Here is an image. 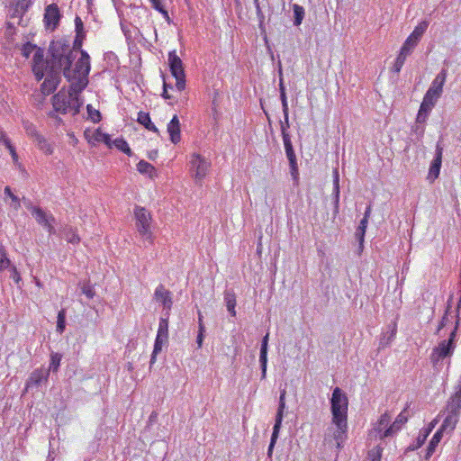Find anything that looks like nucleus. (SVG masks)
<instances>
[{"mask_svg": "<svg viewBox=\"0 0 461 461\" xmlns=\"http://www.w3.org/2000/svg\"><path fill=\"white\" fill-rule=\"evenodd\" d=\"M80 54L81 56L74 67H72V63L77 58L76 51L68 50L62 53L59 59V66L63 69V75L70 82L71 86L68 92H59L53 96V107L56 112L76 115L83 105V101L79 99L78 94L88 84L90 57L85 50H81Z\"/></svg>", "mask_w": 461, "mask_h": 461, "instance_id": "obj_1", "label": "nucleus"}, {"mask_svg": "<svg viewBox=\"0 0 461 461\" xmlns=\"http://www.w3.org/2000/svg\"><path fill=\"white\" fill-rule=\"evenodd\" d=\"M447 76V70L442 69L431 82L429 89L427 90L423 97L422 103L418 113L417 120L419 122L424 120L427 117L428 113H430L438 100L440 98L443 93V86L445 85Z\"/></svg>", "mask_w": 461, "mask_h": 461, "instance_id": "obj_2", "label": "nucleus"}, {"mask_svg": "<svg viewBox=\"0 0 461 461\" xmlns=\"http://www.w3.org/2000/svg\"><path fill=\"white\" fill-rule=\"evenodd\" d=\"M135 226L138 233L144 241L152 244L154 236L152 232V216L144 207L136 206L134 208Z\"/></svg>", "mask_w": 461, "mask_h": 461, "instance_id": "obj_3", "label": "nucleus"}, {"mask_svg": "<svg viewBox=\"0 0 461 461\" xmlns=\"http://www.w3.org/2000/svg\"><path fill=\"white\" fill-rule=\"evenodd\" d=\"M332 420H348V401L347 395L339 387L333 390L330 399Z\"/></svg>", "mask_w": 461, "mask_h": 461, "instance_id": "obj_4", "label": "nucleus"}, {"mask_svg": "<svg viewBox=\"0 0 461 461\" xmlns=\"http://www.w3.org/2000/svg\"><path fill=\"white\" fill-rule=\"evenodd\" d=\"M348 420H332L331 425L327 429L325 438L326 442L334 440L338 448L342 447V444L347 438Z\"/></svg>", "mask_w": 461, "mask_h": 461, "instance_id": "obj_5", "label": "nucleus"}, {"mask_svg": "<svg viewBox=\"0 0 461 461\" xmlns=\"http://www.w3.org/2000/svg\"><path fill=\"white\" fill-rule=\"evenodd\" d=\"M456 328L457 321H456L455 329L450 333L449 339L447 340H442L438 346L433 349L430 359L435 366L438 365L444 358L452 355L455 348L454 338L456 336Z\"/></svg>", "mask_w": 461, "mask_h": 461, "instance_id": "obj_6", "label": "nucleus"}, {"mask_svg": "<svg viewBox=\"0 0 461 461\" xmlns=\"http://www.w3.org/2000/svg\"><path fill=\"white\" fill-rule=\"evenodd\" d=\"M168 65L172 76L176 79V88L183 91L185 87V74L181 59L176 55V50L168 53Z\"/></svg>", "mask_w": 461, "mask_h": 461, "instance_id": "obj_7", "label": "nucleus"}, {"mask_svg": "<svg viewBox=\"0 0 461 461\" xmlns=\"http://www.w3.org/2000/svg\"><path fill=\"white\" fill-rule=\"evenodd\" d=\"M26 206L31 211L36 221L46 229L50 235L56 234L54 228L55 218L51 213L44 212L40 207L33 206L31 203H28Z\"/></svg>", "mask_w": 461, "mask_h": 461, "instance_id": "obj_8", "label": "nucleus"}, {"mask_svg": "<svg viewBox=\"0 0 461 461\" xmlns=\"http://www.w3.org/2000/svg\"><path fill=\"white\" fill-rule=\"evenodd\" d=\"M391 425V417L388 413H384L381 415L380 419L374 425L373 429L370 431V437L375 438H379L380 440L393 437L394 432H386L389 431V427Z\"/></svg>", "mask_w": 461, "mask_h": 461, "instance_id": "obj_9", "label": "nucleus"}, {"mask_svg": "<svg viewBox=\"0 0 461 461\" xmlns=\"http://www.w3.org/2000/svg\"><path fill=\"white\" fill-rule=\"evenodd\" d=\"M282 137H283L284 146H285V154L289 160V165L291 167V174H292L293 177L295 179L298 176L296 156H295L294 150L293 149L290 135L288 134V132L285 131V128L284 127V124L282 125Z\"/></svg>", "mask_w": 461, "mask_h": 461, "instance_id": "obj_10", "label": "nucleus"}, {"mask_svg": "<svg viewBox=\"0 0 461 461\" xmlns=\"http://www.w3.org/2000/svg\"><path fill=\"white\" fill-rule=\"evenodd\" d=\"M192 169L194 170V176L196 182H201L206 176L211 163L205 158H202L199 154H194L191 160Z\"/></svg>", "mask_w": 461, "mask_h": 461, "instance_id": "obj_11", "label": "nucleus"}, {"mask_svg": "<svg viewBox=\"0 0 461 461\" xmlns=\"http://www.w3.org/2000/svg\"><path fill=\"white\" fill-rule=\"evenodd\" d=\"M443 147L438 141L436 145L435 157L430 163L427 179L433 183L439 176L442 163Z\"/></svg>", "mask_w": 461, "mask_h": 461, "instance_id": "obj_12", "label": "nucleus"}, {"mask_svg": "<svg viewBox=\"0 0 461 461\" xmlns=\"http://www.w3.org/2000/svg\"><path fill=\"white\" fill-rule=\"evenodd\" d=\"M461 411V377L458 380V384L456 388L455 393L448 400L445 414L452 415L459 419Z\"/></svg>", "mask_w": 461, "mask_h": 461, "instance_id": "obj_13", "label": "nucleus"}, {"mask_svg": "<svg viewBox=\"0 0 461 461\" xmlns=\"http://www.w3.org/2000/svg\"><path fill=\"white\" fill-rule=\"evenodd\" d=\"M60 13L59 7L55 4L48 5L45 9L44 22L46 27L54 30L59 22Z\"/></svg>", "mask_w": 461, "mask_h": 461, "instance_id": "obj_14", "label": "nucleus"}, {"mask_svg": "<svg viewBox=\"0 0 461 461\" xmlns=\"http://www.w3.org/2000/svg\"><path fill=\"white\" fill-rule=\"evenodd\" d=\"M154 299L163 305L165 312H167L169 313L173 304V300L172 294L168 290L161 285H158L155 290Z\"/></svg>", "mask_w": 461, "mask_h": 461, "instance_id": "obj_15", "label": "nucleus"}, {"mask_svg": "<svg viewBox=\"0 0 461 461\" xmlns=\"http://www.w3.org/2000/svg\"><path fill=\"white\" fill-rule=\"evenodd\" d=\"M46 68L47 65L44 60L43 50H37L36 53L32 55V71L38 81L41 80L45 76Z\"/></svg>", "mask_w": 461, "mask_h": 461, "instance_id": "obj_16", "label": "nucleus"}, {"mask_svg": "<svg viewBox=\"0 0 461 461\" xmlns=\"http://www.w3.org/2000/svg\"><path fill=\"white\" fill-rule=\"evenodd\" d=\"M86 139L91 145H96L97 143L104 142L109 148L112 147L111 138L107 133L103 132L102 131L95 130L94 131H86L85 132Z\"/></svg>", "mask_w": 461, "mask_h": 461, "instance_id": "obj_17", "label": "nucleus"}, {"mask_svg": "<svg viewBox=\"0 0 461 461\" xmlns=\"http://www.w3.org/2000/svg\"><path fill=\"white\" fill-rule=\"evenodd\" d=\"M49 377V371L47 369L34 370L26 383L27 389L33 386H39L42 382H47Z\"/></svg>", "mask_w": 461, "mask_h": 461, "instance_id": "obj_18", "label": "nucleus"}, {"mask_svg": "<svg viewBox=\"0 0 461 461\" xmlns=\"http://www.w3.org/2000/svg\"><path fill=\"white\" fill-rule=\"evenodd\" d=\"M170 140L176 144L181 140L180 122L177 115H174L167 127Z\"/></svg>", "mask_w": 461, "mask_h": 461, "instance_id": "obj_19", "label": "nucleus"}, {"mask_svg": "<svg viewBox=\"0 0 461 461\" xmlns=\"http://www.w3.org/2000/svg\"><path fill=\"white\" fill-rule=\"evenodd\" d=\"M168 339V335L157 333L154 349L150 358V364H154L156 361V356L162 350L164 345L167 344Z\"/></svg>", "mask_w": 461, "mask_h": 461, "instance_id": "obj_20", "label": "nucleus"}, {"mask_svg": "<svg viewBox=\"0 0 461 461\" xmlns=\"http://www.w3.org/2000/svg\"><path fill=\"white\" fill-rule=\"evenodd\" d=\"M37 148L44 152L46 155H51L54 152V148L43 136L37 135L36 140H33Z\"/></svg>", "mask_w": 461, "mask_h": 461, "instance_id": "obj_21", "label": "nucleus"}, {"mask_svg": "<svg viewBox=\"0 0 461 461\" xmlns=\"http://www.w3.org/2000/svg\"><path fill=\"white\" fill-rule=\"evenodd\" d=\"M285 390H282L279 397V403H278V409L276 415V420L275 424L282 425L283 418H284V412L285 410Z\"/></svg>", "mask_w": 461, "mask_h": 461, "instance_id": "obj_22", "label": "nucleus"}, {"mask_svg": "<svg viewBox=\"0 0 461 461\" xmlns=\"http://www.w3.org/2000/svg\"><path fill=\"white\" fill-rule=\"evenodd\" d=\"M75 27H76V32L77 37L75 40V47L80 48L82 45L83 39L85 38V32H84V23L80 17L77 16L75 19Z\"/></svg>", "mask_w": 461, "mask_h": 461, "instance_id": "obj_23", "label": "nucleus"}, {"mask_svg": "<svg viewBox=\"0 0 461 461\" xmlns=\"http://www.w3.org/2000/svg\"><path fill=\"white\" fill-rule=\"evenodd\" d=\"M458 420L459 419L455 416L446 414L440 429L447 433L452 432L455 429Z\"/></svg>", "mask_w": 461, "mask_h": 461, "instance_id": "obj_24", "label": "nucleus"}, {"mask_svg": "<svg viewBox=\"0 0 461 461\" xmlns=\"http://www.w3.org/2000/svg\"><path fill=\"white\" fill-rule=\"evenodd\" d=\"M224 301L226 303V307L228 312L232 315L236 316V296L233 292L226 291L224 294Z\"/></svg>", "mask_w": 461, "mask_h": 461, "instance_id": "obj_25", "label": "nucleus"}, {"mask_svg": "<svg viewBox=\"0 0 461 461\" xmlns=\"http://www.w3.org/2000/svg\"><path fill=\"white\" fill-rule=\"evenodd\" d=\"M137 121L142 124L146 129L151 131H154V132H157L158 131V129L157 127L154 125V123L151 122L150 120V117L149 115V113H144V112H140L138 113V118H137Z\"/></svg>", "mask_w": 461, "mask_h": 461, "instance_id": "obj_26", "label": "nucleus"}, {"mask_svg": "<svg viewBox=\"0 0 461 461\" xmlns=\"http://www.w3.org/2000/svg\"><path fill=\"white\" fill-rule=\"evenodd\" d=\"M279 89H280V98H281V102H282L284 117L285 119L286 125L288 126V104H287V98H286V94H285V88L284 82H283L282 78H280Z\"/></svg>", "mask_w": 461, "mask_h": 461, "instance_id": "obj_27", "label": "nucleus"}, {"mask_svg": "<svg viewBox=\"0 0 461 461\" xmlns=\"http://www.w3.org/2000/svg\"><path fill=\"white\" fill-rule=\"evenodd\" d=\"M407 420V415L404 411H402L390 425L389 432H394V434H396L402 429V425L406 423ZM386 432H388V430H386Z\"/></svg>", "mask_w": 461, "mask_h": 461, "instance_id": "obj_28", "label": "nucleus"}, {"mask_svg": "<svg viewBox=\"0 0 461 461\" xmlns=\"http://www.w3.org/2000/svg\"><path fill=\"white\" fill-rule=\"evenodd\" d=\"M63 237L68 242L72 244H78L80 242L79 236L77 234L76 230L70 226H67L64 228Z\"/></svg>", "mask_w": 461, "mask_h": 461, "instance_id": "obj_29", "label": "nucleus"}, {"mask_svg": "<svg viewBox=\"0 0 461 461\" xmlns=\"http://www.w3.org/2000/svg\"><path fill=\"white\" fill-rule=\"evenodd\" d=\"M430 433V429H426L424 431H420L418 438H417V440L415 443L413 444H411L408 447H407V450L408 451H414L416 449H418L419 447H420L424 442L426 441L429 434Z\"/></svg>", "mask_w": 461, "mask_h": 461, "instance_id": "obj_30", "label": "nucleus"}, {"mask_svg": "<svg viewBox=\"0 0 461 461\" xmlns=\"http://www.w3.org/2000/svg\"><path fill=\"white\" fill-rule=\"evenodd\" d=\"M428 26L429 23L427 21H422L414 28L409 37L412 38L414 41H420Z\"/></svg>", "mask_w": 461, "mask_h": 461, "instance_id": "obj_31", "label": "nucleus"}, {"mask_svg": "<svg viewBox=\"0 0 461 461\" xmlns=\"http://www.w3.org/2000/svg\"><path fill=\"white\" fill-rule=\"evenodd\" d=\"M418 42L419 41H414L412 38L408 37L404 41L403 45L402 46L400 52L406 56H409L412 52L414 48L417 46Z\"/></svg>", "mask_w": 461, "mask_h": 461, "instance_id": "obj_32", "label": "nucleus"}, {"mask_svg": "<svg viewBox=\"0 0 461 461\" xmlns=\"http://www.w3.org/2000/svg\"><path fill=\"white\" fill-rule=\"evenodd\" d=\"M444 431L440 429L433 435L432 438L429 441V445L428 447V456H430L434 451L439 441L442 438V433Z\"/></svg>", "mask_w": 461, "mask_h": 461, "instance_id": "obj_33", "label": "nucleus"}, {"mask_svg": "<svg viewBox=\"0 0 461 461\" xmlns=\"http://www.w3.org/2000/svg\"><path fill=\"white\" fill-rule=\"evenodd\" d=\"M367 223L368 221H366V219H362L356 231V238L357 239L360 246H362L364 242Z\"/></svg>", "mask_w": 461, "mask_h": 461, "instance_id": "obj_34", "label": "nucleus"}, {"mask_svg": "<svg viewBox=\"0 0 461 461\" xmlns=\"http://www.w3.org/2000/svg\"><path fill=\"white\" fill-rule=\"evenodd\" d=\"M293 10H294V24L295 26H299L303 20V17H304V9L300 6L299 5H293Z\"/></svg>", "mask_w": 461, "mask_h": 461, "instance_id": "obj_35", "label": "nucleus"}, {"mask_svg": "<svg viewBox=\"0 0 461 461\" xmlns=\"http://www.w3.org/2000/svg\"><path fill=\"white\" fill-rule=\"evenodd\" d=\"M168 318L169 313L167 312H164L159 320L158 333L168 335Z\"/></svg>", "mask_w": 461, "mask_h": 461, "instance_id": "obj_36", "label": "nucleus"}, {"mask_svg": "<svg viewBox=\"0 0 461 461\" xmlns=\"http://www.w3.org/2000/svg\"><path fill=\"white\" fill-rule=\"evenodd\" d=\"M138 171L141 174H149V176H152V174L155 173L154 167L147 161L141 160L137 165Z\"/></svg>", "mask_w": 461, "mask_h": 461, "instance_id": "obj_37", "label": "nucleus"}, {"mask_svg": "<svg viewBox=\"0 0 461 461\" xmlns=\"http://www.w3.org/2000/svg\"><path fill=\"white\" fill-rule=\"evenodd\" d=\"M384 447L377 445L368 452V461H381Z\"/></svg>", "mask_w": 461, "mask_h": 461, "instance_id": "obj_38", "label": "nucleus"}, {"mask_svg": "<svg viewBox=\"0 0 461 461\" xmlns=\"http://www.w3.org/2000/svg\"><path fill=\"white\" fill-rule=\"evenodd\" d=\"M280 428H281V425H278V424L274 425L270 444H269L268 449H267V455L269 456L272 455L275 444L278 438Z\"/></svg>", "mask_w": 461, "mask_h": 461, "instance_id": "obj_39", "label": "nucleus"}, {"mask_svg": "<svg viewBox=\"0 0 461 461\" xmlns=\"http://www.w3.org/2000/svg\"><path fill=\"white\" fill-rule=\"evenodd\" d=\"M37 50H42L30 42L23 44V48L21 50L22 55L26 59H28L31 56V54L34 55V53H36Z\"/></svg>", "mask_w": 461, "mask_h": 461, "instance_id": "obj_40", "label": "nucleus"}, {"mask_svg": "<svg viewBox=\"0 0 461 461\" xmlns=\"http://www.w3.org/2000/svg\"><path fill=\"white\" fill-rule=\"evenodd\" d=\"M11 261L7 257L6 250L4 246H0V271L10 267Z\"/></svg>", "mask_w": 461, "mask_h": 461, "instance_id": "obj_41", "label": "nucleus"}, {"mask_svg": "<svg viewBox=\"0 0 461 461\" xmlns=\"http://www.w3.org/2000/svg\"><path fill=\"white\" fill-rule=\"evenodd\" d=\"M61 355L59 353H52L50 356V363L48 371L56 372L59 369L61 361Z\"/></svg>", "mask_w": 461, "mask_h": 461, "instance_id": "obj_42", "label": "nucleus"}, {"mask_svg": "<svg viewBox=\"0 0 461 461\" xmlns=\"http://www.w3.org/2000/svg\"><path fill=\"white\" fill-rule=\"evenodd\" d=\"M456 318V315L454 314V312H449V308L447 309L446 312H445V315L442 317V320L439 323V326H438V332L443 329L444 327H446L448 323H451L452 321Z\"/></svg>", "mask_w": 461, "mask_h": 461, "instance_id": "obj_43", "label": "nucleus"}, {"mask_svg": "<svg viewBox=\"0 0 461 461\" xmlns=\"http://www.w3.org/2000/svg\"><path fill=\"white\" fill-rule=\"evenodd\" d=\"M112 146L116 147L118 149L122 150L125 154H131V149L128 143L122 139H116L112 142Z\"/></svg>", "mask_w": 461, "mask_h": 461, "instance_id": "obj_44", "label": "nucleus"}, {"mask_svg": "<svg viewBox=\"0 0 461 461\" xmlns=\"http://www.w3.org/2000/svg\"><path fill=\"white\" fill-rule=\"evenodd\" d=\"M333 184H334V194H335V203L336 207H338L339 200V171L335 169L333 171Z\"/></svg>", "mask_w": 461, "mask_h": 461, "instance_id": "obj_45", "label": "nucleus"}, {"mask_svg": "<svg viewBox=\"0 0 461 461\" xmlns=\"http://www.w3.org/2000/svg\"><path fill=\"white\" fill-rule=\"evenodd\" d=\"M87 114L88 118L93 122H98L101 120V114L100 112L96 109H95L91 104L86 105Z\"/></svg>", "mask_w": 461, "mask_h": 461, "instance_id": "obj_46", "label": "nucleus"}, {"mask_svg": "<svg viewBox=\"0 0 461 461\" xmlns=\"http://www.w3.org/2000/svg\"><path fill=\"white\" fill-rule=\"evenodd\" d=\"M65 323H66V312H65V310H61L59 312L58 321H57V331L59 333H62L64 331Z\"/></svg>", "mask_w": 461, "mask_h": 461, "instance_id": "obj_47", "label": "nucleus"}, {"mask_svg": "<svg viewBox=\"0 0 461 461\" xmlns=\"http://www.w3.org/2000/svg\"><path fill=\"white\" fill-rule=\"evenodd\" d=\"M407 57L408 56L399 52L393 67V69L395 73H399L401 71Z\"/></svg>", "mask_w": 461, "mask_h": 461, "instance_id": "obj_48", "label": "nucleus"}, {"mask_svg": "<svg viewBox=\"0 0 461 461\" xmlns=\"http://www.w3.org/2000/svg\"><path fill=\"white\" fill-rule=\"evenodd\" d=\"M5 194L8 197L11 198L12 200V206L15 209V210H18L19 207H20V200L19 198L14 195L12 191H11V188L9 186H6L5 188Z\"/></svg>", "mask_w": 461, "mask_h": 461, "instance_id": "obj_49", "label": "nucleus"}, {"mask_svg": "<svg viewBox=\"0 0 461 461\" xmlns=\"http://www.w3.org/2000/svg\"><path fill=\"white\" fill-rule=\"evenodd\" d=\"M269 333H267L261 342L259 357H267V345H268Z\"/></svg>", "mask_w": 461, "mask_h": 461, "instance_id": "obj_50", "label": "nucleus"}, {"mask_svg": "<svg viewBox=\"0 0 461 461\" xmlns=\"http://www.w3.org/2000/svg\"><path fill=\"white\" fill-rule=\"evenodd\" d=\"M205 331V328L202 322V317L199 316V333L196 338V343L198 348H201L203 346V332Z\"/></svg>", "mask_w": 461, "mask_h": 461, "instance_id": "obj_51", "label": "nucleus"}, {"mask_svg": "<svg viewBox=\"0 0 461 461\" xmlns=\"http://www.w3.org/2000/svg\"><path fill=\"white\" fill-rule=\"evenodd\" d=\"M24 129L26 131V133L28 135H30L31 137L33 138V140H36V136L37 135H40L37 131H36V128L35 126L32 124V123H30V122H25L24 123Z\"/></svg>", "mask_w": 461, "mask_h": 461, "instance_id": "obj_52", "label": "nucleus"}, {"mask_svg": "<svg viewBox=\"0 0 461 461\" xmlns=\"http://www.w3.org/2000/svg\"><path fill=\"white\" fill-rule=\"evenodd\" d=\"M82 293L86 294V296L89 299L93 298L95 296V291L93 287L89 285H85L82 287Z\"/></svg>", "mask_w": 461, "mask_h": 461, "instance_id": "obj_53", "label": "nucleus"}, {"mask_svg": "<svg viewBox=\"0 0 461 461\" xmlns=\"http://www.w3.org/2000/svg\"><path fill=\"white\" fill-rule=\"evenodd\" d=\"M259 362L261 366V378L265 379L267 375V357H259Z\"/></svg>", "mask_w": 461, "mask_h": 461, "instance_id": "obj_54", "label": "nucleus"}, {"mask_svg": "<svg viewBox=\"0 0 461 461\" xmlns=\"http://www.w3.org/2000/svg\"><path fill=\"white\" fill-rule=\"evenodd\" d=\"M5 147L9 149L10 154L13 158V160L14 162L18 161V155L16 154V151L14 149V147L11 144L10 141L5 140Z\"/></svg>", "mask_w": 461, "mask_h": 461, "instance_id": "obj_55", "label": "nucleus"}, {"mask_svg": "<svg viewBox=\"0 0 461 461\" xmlns=\"http://www.w3.org/2000/svg\"><path fill=\"white\" fill-rule=\"evenodd\" d=\"M152 7L158 12L161 11L164 7L161 5V0H149Z\"/></svg>", "mask_w": 461, "mask_h": 461, "instance_id": "obj_56", "label": "nucleus"}, {"mask_svg": "<svg viewBox=\"0 0 461 461\" xmlns=\"http://www.w3.org/2000/svg\"><path fill=\"white\" fill-rule=\"evenodd\" d=\"M11 277L14 279V281L16 284H18L19 281L21 280L20 274L18 273V271H17L15 267H12V276H11Z\"/></svg>", "mask_w": 461, "mask_h": 461, "instance_id": "obj_57", "label": "nucleus"}, {"mask_svg": "<svg viewBox=\"0 0 461 461\" xmlns=\"http://www.w3.org/2000/svg\"><path fill=\"white\" fill-rule=\"evenodd\" d=\"M167 87H168L167 84L166 82H164V91H163L162 96L165 99H170L171 98V96L167 93Z\"/></svg>", "mask_w": 461, "mask_h": 461, "instance_id": "obj_58", "label": "nucleus"}, {"mask_svg": "<svg viewBox=\"0 0 461 461\" xmlns=\"http://www.w3.org/2000/svg\"><path fill=\"white\" fill-rule=\"evenodd\" d=\"M5 140L10 141L4 131H0V142L5 146Z\"/></svg>", "mask_w": 461, "mask_h": 461, "instance_id": "obj_59", "label": "nucleus"}, {"mask_svg": "<svg viewBox=\"0 0 461 461\" xmlns=\"http://www.w3.org/2000/svg\"><path fill=\"white\" fill-rule=\"evenodd\" d=\"M255 7H256L257 15L258 16V18L260 20H262L264 18V15H263L262 10L260 8V5H256Z\"/></svg>", "mask_w": 461, "mask_h": 461, "instance_id": "obj_60", "label": "nucleus"}, {"mask_svg": "<svg viewBox=\"0 0 461 461\" xmlns=\"http://www.w3.org/2000/svg\"><path fill=\"white\" fill-rule=\"evenodd\" d=\"M159 13L163 15V17L166 19V21H167L168 23L170 22L168 13L165 8H163L161 11H159Z\"/></svg>", "mask_w": 461, "mask_h": 461, "instance_id": "obj_61", "label": "nucleus"}, {"mask_svg": "<svg viewBox=\"0 0 461 461\" xmlns=\"http://www.w3.org/2000/svg\"><path fill=\"white\" fill-rule=\"evenodd\" d=\"M370 213H371V206L369 205L366 209V212L364 213V218L363 219H366V221H368V218L370 216Z\"/></svg>", "mask_w": 461, "mask_h": 461, "instance_id": "obj_62", "label": "nucleus"}, {"mask_svg": "<svg viewBox=\"0 0 461 461\" xmlns=\"http://www.w3.org/2000/svg\"><path fill=\"white\" fill-rule=\"evenodd\" d=\"M395 333H396V325L393 324V327L392 329V331H391V335L389 337V339H393L394 336H395Z\"/></svg>", "mask_w": 461, "mask_h": 461, "instance_id": "obj_63", "label": "nucleus"}, {"mask_svg": "<svg viewBox=\"0 0 461 461\" xmlns=\"http://www.w3.org/2000/svg\"><path fill=\"white\" fill-rule=\"evenodd\" d=\"M284 124V127L285 128V131L287 132V128L289 127V125L287 126L286 125V122H285V119L284 118V122H281V126Z\"/></svg>", "mask_w": 461, "mask_h": 461, "instance_id": "obj_64", "label": "nucleus"}]
</instances>
